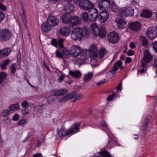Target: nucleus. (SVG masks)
<instances>
[{
  "label": "nucleus",
  "instance_id": "nucleus-1",
  "mask_svg": "<svg viewBox=\"0 0 157 157\" xmlns=\"http://www.w3.org/2000/svg\"><path fill=\"white\" fill-rule=\"evenodd\" d=\"M81 124L80 123H75L68 130H65L64 128L61 129L60 131L58 132V135L59 137L63 136H71L72 135L78 132L79 130V127Z\"/></svg>",
  "mask_w": 157,
  "mask_h": 157
},
{
  "label": "nucleus",
  "instance_id": "nucleus-2",
  "mask_svg": "<svg viewBox=\"0 0 157 157\" xmlns=\"http://www.w3.org/2000/svg\"><path fill=\"white\" fill-rule=\"evenodd\" d=\"M74 3L83 10L89 11L93 8L94 4L89 0H74Z\"/></svg>",
  "mask_w": 157,
  "mask_h": 157
},
{
  "label": "nucleus",
  "instance_id": "nucleus-3",
  "mask_svg": "<svg viewBox=\"0 0 157 157\" xmlns=\"http://www.w3.org/2000/svg\"><path fill=\"white\" fill-rule=\"evenodd\" d=\"M83 97V95L82 94H68L66 96L59 99L58 101L61 102H63L68 100H70L71 102H74L76 100L80 99Z\"/></svg>",
  "mask_w": 157,
  "mask_h": 157
},
{
  "label": "nucleus",
  "instance_id": "nucleus-4",
  "mask_svg": "<svg viewBox=\"0 0 157 157\" xmlns=\"http://www.w3.org/2000/svg\"><path fill=\"white\" fill-rule=\"evenodd\" d=\"M85 36L83 29L80 28H74L71 32V37L74 40H81Z\"/></svg>",
  "mask_w": 157,
  "mask_h": 157
},
{
  "label": "nucleus",
  "instance_id": "nucleus-5",
  "mask_svg": "<svg viewBox=\"0 0 157 157\" xmlns=\"http://www.w3.org/2000/svg\"><path fill=\"white\" fill-rule=\"evenodd\" d=\"M12 36L11 32L9 29H3L0 31V40L2 41H6Z\"/></svg>",
  "mask_w": 157,
  "mask_h": 157
},
{
  "label": "nucleus",
  "instance_id": "nucleus-6",
  "mask_svg": "<svg viewBox=\"0 0 157 157\" xmlns=\"http://www.w3.org/2000/svg\"><path fill=\"white\" fill-rule=\"evenodd\" d=\"M134 12V9L130 6L123 8L119 10L120 15L122 16H131L133 14Z\"/></svg>",
  "mask_w": 157,
  "mask_h": 157
},
{
  "label": "nucleus",
  "instance_id": "nucleus-7",
  "mask_svg": "<svg viewBox=\"0 0 157 157\" xmlns=\"http://www.w3.org/2000/svg\"><path fill=\"white\" fill-rule=\"evenodd\" d=\"M81 48L77 45H73L69 48L70 55H72L76 57L79 56L81 52Z\"/></svg>",
  "mask_w": 157,
  "mask_h": 157
},
{
  "label": "nucleus",
  "instance_id": "nucleus-8",
  "mask_svg": "<svg viewBox=\"0 0 157 157\" xmlns=\"http://www.w3.org/2000/svg\"><path fill=\"white\" fill-rule=\"evenodd\" d=\"M118 35L115 32H110L108 35L107 39L110 43L115 44L119 40Z\"/></svg>",
  "mask_w": 157,
  "mask_h": 157
},
{
  "label": "nucleus",
  "instance_id": "nucleus-9",
  "mask_svg": "<svg viewBox=\"0 0 157 157\" xmlns=\"http://www.w3.org/2000/svg\"><path fill=\"white\" fill-rule=\"evenodd\" d=\"M110 0H101L98 4L99 8L101 10H106L110 7Z\"/></svg>",
  "mask_w": 157,
  "mask_h": 157
},
{
  "label": "nucleus",
  "instance_id": "nucleus-10",
  "mask_svg": "<svg viewBox=\"0 0 157 157\" xmlns=\"http://www.w3.org/2000/svg\"><path fill=\"white\" fill-rule=\"evenodd\" d=\"M89 13V20L91 21H95L98 17V10L95 8H93L88 11Z\"/></svg>",
  "mask_w": 157,
  "mask_h": 157
},
{
  "label": "nucleus",
  "instance_id": "nucleus-11",
  "mask_svg": "<svg viewBox=\"0 0 157 157\" xmlns=\"http://www.w3.org/2000/svg\"><path fill=\"white\" fill-rule=\"evenodd\" d=\"M47 21L48 24L52 27L57 25L59 22L58 19L56 17L52 15L49 16Z\"/></svg>",
  "mask_w": 157,
  "mask_h": 157
},
{
  "label": "nucleus",
  "instance_id": "nucleus-12",
  "mask_svg": "<svg viewBox=\"0 0 157 157\" xmlns=\"http://www.w3.org/2000/svg\"><path fill=\"white\" fill-rule=\"evenodd\" d=\"M109 17V13L107 11L101 12L98 16V19L101 23H104L106 21Z\"/></svg>",
  "mask_w": 157,
  "mask_h": 157
},
{
  "label": "nucleus",
  "instance_id": "nucleus-13",
  "mask_svg": "<svg viewBox=\"0 0 157 157\" xmlns=\"http://www.w3.org/2000/svg\"><path fill=\"white\" fill-rule=\"evenodd\" d=\"M129 28L135 31H137L140 30L141 28V24L139 21H136L130 24Z\"/></svg>",
  "mask_w": 157,
  "mask_h": 157
},
{
  "label": "nucleus",
  "instance_id": "nucleus-14",
  "mask_svg": "<svg viewBox=\"0 0 157 157\" xmlns=\"http://www.w3.org/2000/svg\"><path fill=\"white\" fill-rule=\"evenodd\" d=\"M156 31L153 28H149L147 33V36L151 40H153L156 36Z\"/></svg>",
  "mask_w": 157,
  "mask_h": 157
},
{
  "label": "nucleus",
  "instance_id": "nucleus-15",
  "mask_svg": "<svg viewBox=\"0 0 157 157\" xmlns=\"http://www.w3.org/2000/svg\"><path fill=\"white\" fill-rule=\"evenodd\" d=\"M80 21L79 17L77 16L71 17L69 20L68 24L70 26L73 27L79 24Z\"/></svg>",
  "mask_w": 157,
  "mask_h": 157
},
{
  "label": "nucleus",
  "instance_id": "nucleus-16",
  "mask_svg": "<svg viewBox=\"0 0 157 157\" xmlns=\"http://www.w3.org/2000/svg\"><path fill=\"white\" fill-rule=\"evenodd\" d=\"M59 31L61 36L65 37L67 36L70 33V28L68 26H64L61 28Z\"/></svg>",
  "mask_w": 157,
  "mask_h": 157
},
{
  "label": "nucleus",
  "instance_id": "nucleus-17",
  "mask_svg": "<svg viewBox=\"0 0 157 157\" xmlns=\"http://www.w3.org/2000/svg\"><path fill=\"white\" fill-rule=\"evenodd\" d=\"M115 21L117 23L118 28L122 29L126 27V22L124 19L118 17L116 19Z\"/></svg>",
  "mask_w": 157,
  "mask_h": 157
},
{
  "label": "nucleus",
  "instance_id": "nucleus-18",
  "mask_svg": "<svg viewBox=\"0 0 157 157\" xmlns=\"http://www.w3.org/2000/svg\"><path fill=\"white\" fill-rule=\"evenodd\" d=\"M144 54V56L143 59L146 62L150 63L153 58V56L147 50L145 51Z\"/></svg>",
  "mask_w": 157,
  "mask_h": 157
},
{
  "label": "nucleus",
  "instance_id": "nucleus-19",
  "mask_svg": "<svg viewBox=\"0 0 157 157\" xmlns=\"http://www.w3.org/2000/svg\"><path fill=\"white\" fill-rule=\"evenodd\" d=\"M81 59L84 60L87 59L90 56V52L89 50L86 49H81L80 54Z\"/></svg>",
  "mask_w": 157,
  "mask_h": 157
},
{
  "label": "nucleus",
  "instance_id": "nucleus-20",
  "mask_svg": "<svg viewBox=\"0 0 157 157\" xmlns=\"http://www.w3.org/2000/svg\"><path fill=\"white\" fill-rule=\"evenodd\" d=\"M107 32L103 26H101L97 31V34L101 38H105Z\"/></svg>",
  "mask_w": 157,
  "mask_h": 157
},
{
  "label": "nucleus",
  "instance_id": "nucleus-21",
  "mask_svg": "<svg viewBox=\"0 0 157 157\" xmlns=\"http://www.w3.org/2000/svg\"><path fill=\"white\" fill-rule=\"evenodd\" d=\"M51 26L48 24L47 21L43 23L41 25L42 31L45 33L48 32L51 29Z\"/></svg>",
  "mask_w": 157,
  "mask_h": 157
},
{
  "label": "nucleus",
  "instance_id": "nucleus-22",
  "mask_svg": "<svg viewBox=\"0 0 157 157\" xmlns=\"http://www.w3.org/2000/svg\"><path fill=\"white\" fill-rule=\"evenodd\" d=\"M122 64V62L120 60H118L114 64L112 69L110 70L109 72L114 74L115 72L117 71L118 69V67H119Z\"/></svg>",
  "mask_w": 157,
  "mask_h": 157
},
{
  "label": "nucleus",
  "instance_id": "nucleus-23",
  "mask_svg": "<svg viewBox=\"0 0 157 157\" xmlns=\"http://www.w3.org/2000/svg\"><path fill=\"white\" fill-rule=\"evenodd\" d=\"M67 90L63 89L56 90L54 92V95L57 96L66 94L65 95L66 96L67 95H68L67 94Z\"/></svg>",
  "mask_w": 157,
  "mask_h": 157
},
{
  "label": "nucleus",
  "instance_id": "nucleus-24",
  "mask_svg": "<svg viewBox=\"0 0 157 157\" xmlns=\"http://www.w3.org/2000/svg\"><path fill=\"white\" fill-rule=\"evenodd\" d=\"M152 14V12L150 10H145L143 11L140 13L141 16L147 18L151 17Z\"/></svg>",
  "mask_w": 157,
  "mask_h": 157
},
{
  "label": "nucleus",
  "instance_id": "nucleus-25",
  "mask_svg": "<svg viewBox=\"0 0 157 157\" xmlns=\"http://www.w3.org/2000/svg\"><path fill=\"white\" fill-rule=\"evenodd\" d=\"M74 6L70 3H68L65 6V10L67 13H70L73 12L74 10Z\"/></svg>",
  "mask_w": 157,
  "mask_h": 157
},
{
  "label": "nucleus",
  "instance_id": "nucleus-26",
  "mask_svg": "<svg viewBox=\"0 0 157 157\" xmlns=\"http://www.w3.org/2000/svg\"><path fill=\"white\" fill-rule=\"evenodd\" d=\"M140 39L142 45L145 48L148 47L149 44V42L147 38L143 36H141L140 37Z\"/></svg>",
  "mask_w": 157,
  "mask_h": 157
},
{
  "label": "nucleus",
  "instance_id": "nucleus-27",
  "mask_svg": "<svg viewBox=\"0 0 157 157\" xmlns=\"http://www.w3.org/2000/svg\"><path fill=\"white\" fill-rule=\"evenodd\" d=\"M20 104L18 103L12 104L10 105L8 108L9 110L13 111H17L20 109Z\"/></svg>",
  "mask_w": 157,
  "mask_h": 157
},
{
  "label": "nucleus",
  "instance_id": "nucleus-28",
  "mask_svg": "<svg viewBox=\"0 0 157 157\" xmlns=\"http://www.w3.org/2000/svg\"><path fill=\"white\" fill-rule=\"evenodd\" d=\"M69 73L72 77L76 78H79L82 75V74L79 70H77L75 71H70Z\"/></svg>",
  "mask_w": 157,
  "mask_h": 157
},
{
  "label": "nucleus",
  "instance_id": "nucleus-29",
  "mask_svg": "<svg viewBox=\"0 0 157 157\" xmlns=\"http://www.w3.org/2000/svg\"><path fill=\"white\" fill-rule=\"evenodd\" d=\"M11 49L10 48H7L2 50L0 51V55L3 57L7 56L11 52Z\"/></svg>",
  "mask_w": 157,
  "mask_h": 157
},
{
  "label": "nucleus",
  "instance_id": "nucleus-30",
  "mask_svg": "<svg viewBox=\"0 0 157 157\" xmlns=\"http://www.w3.org/2000/svg\"><path fill=\"white\" fill-rule=\"evenodd\" d=\"M71 15L69 13H67L64 14L62 17L63 22L64 23H69V20L71 18Z\"/></svg>",
  "mask_w": 157,
  "mask_h": 157
},
{
  "label": "nucleus",
  "instance_id": "nucleus-31",
  "mask_svg": "<svg viewBox=\"0 0 157 157\" xmlns=\"http://www.w3.org/2000/svg\"><path fill=\"white\" fill-rule=\"evenodd\" d=\"M94 75L92 72H89L84 75L83 80L86 82L91 79Z\"/></svg>",
  "mask_w": 157,
  "mask_h": 157
},
{
  "label": "nucleus",
  "instance_id": "nucleus-32",
  "mask_svg": "<svg viewBox=\"0 0 157 157\" xmlns=\"http://www.w3.org/2000/svg\"><path fill=\"white\" fill-rule=\"evenodd\" d=\"M89 50L90 55H98V50L94 44H93L90 47Z\"/></svg>",
  "mask_w": 157,
  "mask_h": 157
},
{
  "label": "nucleus",
  "instance_id": "nucleus-33",
  "mask_svg": "<svg viewBox=\"0 0 157 157\" xmlns=\"http://www.w3.org/2000/svg\"><path fill=\"white\" fill-rule=\"evenodd\" d=\"M90 26L93 33L96 35H97V31H98L99 28L97 25L93 23L90 25Z\"/></svg>",
  "mask_w": 157,
  "mask_h": 157
},
{
  "label": "nucleus",
  "instance_id": "nucleus-34",
  "mask_svg": "<svg viewBox=\"0 0 157 157\" xmlns=\"http://www.w3.org/2000/svg\"><path fill=\"white\" fill-rule=\"evenodd\" d=\"M99 153L103 157H112L111 155L106 150H101Z\"/></svg>",
  "mask_w": 157,
  "mask_h": 157
},
{
  "label": "nucleus",
  "instance_id": "nucleus-35",
  "mask_svg": "<svg viewBox=\"0 0 157 157\" xmlns=\"http://www.w3.org/2000/svg\"><path fill=\"white\" fill-rule=\"evenodd\" d=\"M7 77V75L6 73L3 72L0 73V84L3 82Z\"/></svg>",
  "mask_w": 157,
  "mask_h": 157
},
{
  "label": "nucleus",
  "instance_id": "nucleus-36",
  "mask_svg": "<svg viewBox=\"0 0 157 157\" xmlns=\"http://www.w3.org/2000/svg\"><path fill=\"white\" fill-rule=\"evenodd\" d=\"M81 17L83 21H87L89 20V16L86 12H84L81 14Z\"/></svg>",
  "mask_w": 157,
  "mask_h": 157
},
{
  "label": "nucleus",
  "instance_id": "nucleus-37",
  "mask_svg": "<svg viewBox=\"0 0 157 157\" xmlns=\"http://www.w3.org/2000/svg\"><path fill=\"white\" fill-rule=\"evenodd\" d=\"M119 95L117 94H113L112 95H110L107 98V101H112L114 98L119 97Z\"/></svg>",
  "mask_w": 157,
  "mask_h": 157
},
{
  "label": "nucleus",
  "instance_id": "nucleus-38",
  "mask_svg": "<svg viewBox=\"0 0 157 157\" xmlns=\"http://www.w3.org/2000/svg\"><path fill=\"white\" fill-rule=\"evenodd\" d=\"M10 72L13 75H15L16 72V65L14 63H13L10 67Z\"/></svg>",
  "mask_w": 157,
  "mask_h": 157
},
{
  "label": "nucleus",
  "instance_id": "nucleus-39",
  "mask_svg": "<svg viewBox=\"0 0 157 157\" xmlns=\"http://www.w3.org/2000/svg\"><path fill=\"white\" fill-rule=\"evenodd\" d=\"M20 14L21 15V17L22 21L24 24L25 25L27 21L25 15V11L23 10L22 11H21Z\"/></svg>",
  "mask_w": 157,
  "mask_h": 157
},
{
  "label": "nucleus",
  "instance_id": "nucleus-40",
  "mask_svg": "<svg viewBox=\"0 0 157 157\" xmlns=\"http://www.w3.org/2000/svg\"><path fill=\"white\" fill-rule=\"evenodd\" d=\"M107 50L104 48H101L99 51V56L100 58H102L106 53Z\"/></svg>",
  "mask_w": 157,
  "mask_h": 157
},
{
  "label": "nucleus",
  "instance_id": "nucleus-41",
  "mask_svg": "<svg viewBox=\"0 0 157 157\" xmlns=\"http://www.w3.org/2000/svg\"><path fill=\"white\" fill-rule=\"evenodd\" d=\"M119 7L115 4L114 2L112 3V10L113 11H117L119 10Z\"/></svg>",
  "mask_w": 157,
  "mask_h": 157
},
{
  "label": "nucleus",
  "instance_id": "nucleus-42",
  "mask_svg": "<svg viewBox=\"0 0 157 157\" xmlns=\"http://www.w3.org/2000/svg\"><path fill=\"white\" fill-rule=\"evenodd\" d=\"M10 114V110L6 109L2 111L1 113L2 116L5 117L8 116Z\"/></svg>",
  "mask_w": 157,
  "mask_h": 157
},
{
  "label": "nucleus",
  "instance_id": "nucleus-43",
  "mask_svg": "<svg viewBox=\"0 0 157 157\" xmlns=\"http://www.w3.org/2000/svg\"><path fill=\"white\" fill-rule=\"evenodd\" d=\"M90 60L93 63L97 62L98 60V55H90Z\"/></svg>",
  "mask_w": 157,
  "mask_h": 157
},
{
  "label": "nucleus",
  "instance_id": "nucleus-44",
  "mask_svg": "<svg viewBox=\"0 0 157 157\" xmlns=\"http://www.w3.org/2000/svg\"><path fill=\"white\" fill-rule=\"evenodd\" d=\"M83 31H84L85 35H88L90 34L91 31L90 28L86 27H84Z\"/></svg>",
  "mask_w": 157,
  "mask_h": 157
},
{
  "label": "nucleus",
  "instance_id": "nucleus-45",
  "mask_svg": "<svg viewBox=\"0 0 157 157\" xmlns=\"http://www.w3.org/2000/svg\"><path fill=\"white\" fill-rule=\"evenodd\" d=\"M63 41L64 40L62 39H59L58 40V46L59 45V47L60 48H62L63 47Z\"/></svg>",
  "mask_w": 157,
  "mask_h": 157
},
{
  "label": "nucleus",
  "instance_id": "nucleus-46",
  "mask_svg": "<svg viewBox=\"0 0 157 157\" xmlns=\"http://www.w3.org/2000/svg\"><path fill=\"white\" fill-rule=\"evenodd\" d=\"M56 57L60 59H63L64 58L63 54L58 50H56Z\"/></svg>",
  "mask_w": 157,
  "mask_h": 157
},
{
  "label": "nucleus",
  "instance_id": "nucleus-47",
  "mask_svg": "<svg viewBox=\"0 0 157 157\" xmlns=\"http://www.w3.org/2000/svg\"><path fill=\"white\" fill-rule=\"evenodd\" d=\"M53 95L48 97L47 98V102L49 104H51L54 102L55 99L53 98Z\"/></svg>",
  "mask_w": 157,
  "mask_h": 157
},
{
  "label": "nucleus",
  "instance_id": "nucleus-48",
  "mask_svg": "<svg viewBox=\"0 0 157 157\" xmlns=\"http://www.w3.org/2000/svg\"><path fill=\"white\" fill-rule=\"evenodd\" d=\"M21 105L22 108H26L29 106V104L28 101H24L21 103Z\"/></svg>",
  "mask_w": 157,
  "mask_h": 157
},
{
  "label": "nucleus",
  "instance_id": "nucleus-49",
  "mask_svg": "<svg viewBox=\"0 0 157 157\" xmlns=\"http://www.w3.org/2000/svg\"><path fill=\"white\" fill-rule=\"evenodd\" d=\"M21 112L23 115H26L29 113V109L27 108H24V109L22 110Z\"/></svg>",
  "mask_w": 157,
  "mask_h": 157
},
{
  "label": "nucleus",
  "instance_id": "nucleus-50",
  "mask_svg": "<svg viewBox=\"0 0 157 157\" xmlns=\"http://www.w3.org/2000/svg\"><path fill=\"white\" fill-rule=\"evenodd\" d=\"M51 44L53 46L56 47H58V41L56 39H54L52 40L51 42Z\"/></svg>",
  "mask_w": 157,
  "mask_h": 157
},
{
  "label": "nucleus",
  "instance_id": "nucleus-51",
  "mask_svg": "<svg viewBox=\"0 0 157 157\" xmlns=\"http://www.w3.org/2000/svg\"><path fill=\"white\" fill-rule=\"evenodd\" d=\"M151 44L153 46V49L155 52H157V41L154 42L152 43Z\"/></svg>",
  "mask_w": 157,
  "mask_h": 157
},
{
  "label": "nucleus",
  "instance_id": "nucleus-52",
  "mask_svg": "<svg viewBox=\"0 0 157 157\" xmlns=\"http://www.w3.org/2000/svg\"><path fill=\"white\" fill-rule=\"evenodd\" d=\"M5 17V14L3 12L0 11V23Z\"/></svg>",
  "mask_w": 157,
  "mask_h": 157
},
{
  "label": "nucleus",
  "instance_id": "nucleus-53",
  "mask_svg": "<svg viewBox=\"0 0 157 157\" xmlns=\"http://www.w3.org/2000/svg\"><path fill=\"white\" fill-rule=\"evenodd\" d=\"M151 63L152 65L154 68H156L157 67V59H154L153 61H152Z\"/></svg>",
  "mask_w": 157,
  "mask_h": 157
},
{
  "label": "nucleus",
  "instance_id": "nucleus-54",
  "mask_svg": "<svg viewBox=\"0 0 157 157\" xmlns=\"http://www.w3.org/2000/svg\"><path fill=\"white\" fill-rule=\"evenodd\" d=\"M141 66L143 68H145L147 65V63H149V62H146L144 60L142 59L141 61Z\"/></svg>",
  "mask_w": 157,
  "mask_h": 157
},
{
  "label": "nucleus",
  "instance_id": "nucleus-55",
  "mask_svg": "<svg viewBox=\"0 0 157 157\" xmlns=\"http://www.w3.org/2000/svg\"><path fill=\"white\" fill-rule=\"evenodd\" d=\"M149 124V120L148 119L146 118L145 119V122L143 125V127H145V128L148 126Z\"/></svg>",
  "mask_w": 157,
  "mask_h": 157
},
{
  "label": "nucleus",
  "instance_id": "nucleus-56",
  "mask_svg": "<svg viewBox=\"0 0 157 157\" xmlns=\"http://www.w3.org/2000/svg\"><path fill=\"white\" fill-rule=\"evenodd\" d=\"M19 115L18 114L16 113L13 116L12 119L14 121H17L19 119Z\"/></svg>",
  "mask_w": 157,
  "mask_h": 157
},
{
  "label": "nucleus",
  "instance_id": "nucleus-57",
  "mask_svg": "<svg viewBox=\"0 0 157 157\" xmlns=\"http://www.w3.org/2000/svg\"><path fill=\"white\" fill-rule=\"evenodd\" d=\"M26 123L25 120H21L19 121L18 122V124L20 125H23Z\"/></svg>",
  "mask_w": 157,
  "mask_h": 157
},
{
  "label": "nucleus",
  "instance_id": "nucleus-58",
  "mask_svg": "<svg viewBox=\"0 0 157 157\" xmlns=\"http://www.w3.org/2000/svg\"><path fill=\"white\" fill-rule=\"evenodd\" d=\"M134 51L132 49L129 50L127 52V55L128 56H131L134 55Z\"/></svg>",
  "mask_w": 157,
  "mask_h": 157
},
{
  "label": "nucleus",
  "instance_id": "nucleus-59",
  "mask_svg": "<svg viewBox=\"0 0 157 157\" xmlns=\"http://www.w3.org/2000/svg\"><path fill=\"white\" fill-rule=\"evenodd\" d=\"M0 9L4 11L6 9L7 7L0 2Z\"/></svg>",
  "mask_w": 157,
  "mask_h": 157
},
{
  "label": "nucleus",
  "instance_id": "nucleus-60",
  "mask_svg": "<svg viewBox=\"0 0 157 157\" xmlns=\"http://www.w3.org/2000/svg\"><path fill=\"white\" fill-rule=\"evenodd\" d=\"M132 60V58L130 57H127L125 61V63L126 64V63H129Z\"/></svg>",
  "mask_w": 157,
  "mask_h": 157
},
{
  "label": "nucleus",
  "instance_id": "nucleus-61",
  "mask_svg": "<svg viewBox=\"0 0 157 157\" xmlns=\"http://www.w3.org/2000/svg\"><path fill=\"white\" fill-rule=\"evenodd\" d=\"M68 55H70L69 52V51H68L67 50H65L63 51V56L64 57V55L67 56Z\"/></svg>",
  "mask_w": 157,
  "mask_h": 157
},
{
  "label": "nucleus",
  "instance_id": "nucleus-62",
  "mask_svg": "<svg viewBox=\"0 0 157 157\" xmlns=\"http://www.w3.org/2000/svg\"><path fill=\"white\" fill-rule=\"evenodd\" d=\"M64 78V76L63 75H61L60 77L58 78L57 81L59 82H61L63 80Z\"/></svg>",
  "mask_w": 157,
  "mask_h": 157
},
{
  "label": "nucleus",
  "instance_id": "nucleus-63",
  "mask_svg": "<svg viewBox=\"0 0 157 157\" xmlns=\"http://www.w3.org/2000/svg\"><path fill=\"white\" fill-rule=\"evenodd\" d=\"M106 81L104 80V81H100L97 83L96 85L97 86L101 85L105 83L106 82Z\"/></svg>",
  "mask_w": 157,
  "mask_h": 157
},
{
  "label": "nucleus",
  "instance_id": "nucleus-64",
  "mask_svg": "<svg viewBox=\"0 0 157 157\" xmlns=\"http://www.w3.org/2000/svg\"><path fill=\"white\" fill-rule=\"evenodd\" d=\"M33 157H43V156L41 153H38L34 154Z\"/></svg>",
  "mask_w": 157,
  "mask_h": 157
}]
</instances>
